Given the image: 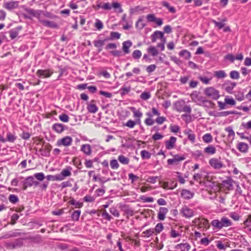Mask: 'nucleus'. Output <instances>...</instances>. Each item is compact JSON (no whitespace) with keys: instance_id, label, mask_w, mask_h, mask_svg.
I'll return each instance as SVG.
<instances>
[{"instance_id":"obj_36","label":"nucleus","mask_w":251,"mask_h":251,"mask_svg":"<svg viewBox=\"0 0 251 251\" xmlns=\"http://www.w3.org/2000/svg\"><path fill=\"white\" fill-rule=\"evenodd\" d=\"M148 52L152 56H156L158 54V51L155 47L150 46L147 49Z\"/></svg>"},{"instance_id":"obj_5","label":"nucleus","mask_w":251,"mask_h":251,"mask_svg":"<svg viewBox=\"0 0 251 251\" xmlns=\"http://www.w3.org/2000/svg\"><path fill=\"white\" fill-rule=\"evenodd\" d=\"M209 163L215 169H220L224 166L223 162L220 161V158H212L209 160Z\"/></svg>"},{"instance_id":"obj_14","label":"nucleus","mask_w":251,"mask_h":251,"mask_svg":"<svg viewBox=\"0 0 251 251\" xmlns=\"http://www.w3.org/2000/svg\"><path fill=\"white\" fill-rule=\"evenodd\" d=\"M40 22L44 26L46 27L52 28H58V25L54 22L46 20H40Z\"/></svg>"},{"instance_id":"obj_51","label":"nucleus","mask_w":251,"mask_h":251,"mask_svg":"<svg viewBox=\"0 0 251 251\" xmlns=\"http://www.w3.org/2000/svg\"><path fill=\"white\" fill-rule=\"evenodd\" d=\"M110 165L112 169H117L119 167V164L116 159H112L110 161Z\"/></svg>"},{"instance_id":"obj_50","label":"nucleus","mask_w":251,"mask_h":251,"mask_svg":"<svg viewBox=\"0 0 251 251\" xmlns=\"http://www.w3.org/2000/svg\"><path fill=\"white\" fill-rule=\"evenodd\" d=\"M33 177L36 178L39 181H42L45 178L43 173H38L34 174Z\"/></svg>"},{"instance_id":"obj_10","label":"nucleus","mask_w":251,"mask_h":251,"mask_svg":"<svg viewBox=\"0 0 251 251\" xmlns=\"http://www.w3.org/2000/svg\"><path fill=\"white\" fill-rule=\"evenodd\" d=\"M51 146L48 144L45 145L44 148H41L39 150V152L42 156L49 157L50 155V152L51 150Z\"/></svg>"},{"instance_id":"obj_59","label":"nucleus","mask_w":251,"mask_h":251,"mask_svg":"<svg viewBox=\"0 0 251 251\" xmlns=\"http://www.w3.org/2000/svg\"><path fill=\"white\" fill-rule=\"evenodd\" d=\"M10 37L12 39H15L18 35L19 33L18 30H15L14 29H12L9 31Z\"/></svg>"},{"instance_id":"obj_32","label":"nucleus","mask_w":251,"mask_h":251,"mask_svg":"<svg viewBox=\"0 0 251 251\" xmlns=\"http://www.w3.org/2000/svg\"><path fill=\"white\" fill-rule=\"evenodd\" d=\"M214 76L218 79L224 78L226 77L227 75L224 70L215 71L214 74Z\"/></svg>"},{"instance_id":"obj_63","label":"nucleus","mask_w":251,"mask_h":251,"mask_svg":"<svg viewBox=\"0 0 251 251\" xmlns=\"http://www.w3.org/2000/svg\"><path fill=\"white\" fill-rule=\"evenodd\" d=\"M151 97V95L150 93L144 92L142 93L140 95V98L144 100H147L150 99Z\"/></svg>"},{"instance_id":"obj_20","label":"nucleus","mask_w":251,"mask_h":251,"mask_svg":"<svg viewBox=\"0 0 251 251\" xmlns=\"http://www.w3.org/2000/svg\"><path fill=\"white\" fill-rule=\"evenodd\" d=\"M80 150L86 155H90L92 153V147L89 144L82 145Z\"/></svg>"},{"instance_id":"obj_17","label":"nucleus","mask_w":251,"mask_h":251,"mask_svg":"<svg viewBox=\"0 0 251 251\" xmlns=\"http://www.w3.org/2000/svg\"><path fill=\"white\" fill-rule=\"evenodd\" d=\"M122 50L125 54H128L130 52L129 48L132 46V43L130 40L124 41L122 44Z\"/></svg>"},{"instance_id":"obj_45","label":"nucleus","mask_w":251,"mask_h":251,"mask_svg":"<svg viewBox=\"0 0 251 251\" xmlns=\"http://www.w3.org/2000/svg\"><path fill=\"white\" fill-rule=\"evenodd\" d=\"M164 229V226L162 223H158L155 228H153L154 232H155L156 234L160 233Z\"/></svg>"},{"instance_id":"obj_55","label":"nucleus","mask_w":251,"mask_h":251,"mask_svg":"<svg viewBox=\"0 0 251 251\" xmlns=\"http://www.w3.org/2000/svg\"><path fill=\"white\" fill-rule=\"evenodd\" d=\"M153 228H149L142 232V234H145V237H149L153 235L154 233Z\"/></svg>"},{"instance_id":"obj_60","label":"nucleus","mask_w":251,"mask_h":251,"mask_svg":"<svg viewBox=\"0 0 251 251\" xmlns=\"http://www.w3.org/2000/svg\"><path fill=\"white\" fill-rule=\"evenodd\" d=\"M225 101L226 103L232 105H235L236 103L233 99L229 98L228 97H226L225 98Z\"/></svg>"},{"instance_id":"obj_2","label":"nucleus","mask_w":251,"mask_h":251,"mask_svg":"<svg viewBox=\"0 0 251 251\" xmlns=\"http://www.w3.org/2000/svg\"><path fill=\"white\" fill-rule=\"evenodd\" d=\"M23 239L22 238H18L15 239L14 242H5L4 245L7 249L13 250L20 248L24 245Z\"/></svg>"},{"instance_id":"obj_57","label":"nucleus","mask_w":251,"mask_h":251,"mask_svg":"<svg viewBox=\"0 0 251 251\" xmlns=\"http://www.w3.org/2000/svg\"><path fill=\"white\" fill-rule=\"evenodd\" d=\"M59 119L63 122H68L69 120V117L68 115L63 113L59 116Z\"/></svg>"},{"instance_id":"obj_49","label":"nucleus","mask_w":251,"mask_h":251,"mask_svg":"<svg viewBox=\"0 0 251 251\" xmlns=\"http://www.w3.org/2000/svg\"><path fill=\"white\" fill-rule=\"evenodd\" d=\"M132 55L133 59H139L141 57L142 52L140 50H136L133 51Z\"/></svg>"},{"instance_id":"obj_53","label":"nucleus","mask_w":251,"mask_h":251,"mask_svg":"<svg viewBox=\"0 0 251 251\" xmlns=\"http://www.w3.org/2000/svg\"><path fill=\"white\" fill-rule=\"evenodd\" d=\"M110 212L115 217H119L120 216L119 212L116 207H111L109 209Z\"/></svg>"},{"instance_id":"obj_11","label":"nucleus","mask_w":251,"mask_h":251,"mask_svg":"<svg viewBox=\"0 0 251 251\" xmlns=\"http://www.w3.org/2000/svg\"><path fill=\"white\" fill-rule=\"evenodd\" d=\"M72 168L71 167H67L65 169L62 170L59 174H58L59 181L63 180L65 179V177L69 176L71 175Z\"/></svg>"},{"instance_id":"obj_6","label":"nucleus","mask_w":251,"mask_h":251,"mask_svg":"<svg viewBox=\"0 0 251 251\" xmlns=\"http://www.w3.org/2000/svg\"><path fill=\"white\" fill-rule=\"evenodd\" d=\"M185 157L183 155L176 154L173 156V158L169 159L167 163L169 165H177L179 162L184 160Z\"/></svg>"},{"instance_id":"obj_46","label":"nucleus","mask_w":251,"mask_h":251,"mask_svg":"<svg viewBox=\"0 0 251 251\" xmlns=\"http://www.w3.org/2000/svg\"><path fill=\"white\" fill-rule=\"evenodd\" d=\"M94 26L99 30L102 29L103 27L102 22L99 19H97L94 25Z\"/></svg>"},{"instance_id":"obj_54","label":"nucleus","mask_w":251,"mask_h":251,"mask_svg":"<svg viewBox=\"0 0 251 251\" xmlns=\"http://www.w3.org/2000/svg\"><path fill=\"white\" fill-rule=\"evenodd\" d=\"M45 178H47L48 181H59L60 178L58 177V175H56L54 176L53 175H48Z\"/></svg>"},{"instance_id":"obj_48","label":"nucleus","mask_w":251,"mask_h":251,"mask_svg":"<svg viewBox=\"0 0 251 251\" xmlns=\"http://www.w3.org/2000/svg\"><path fill=\"white\" fill-rule=\"evenodd\" d=\"M70 204L74 205L76 208H81L83 206V203L73 199L69 201Z\"/></svg>"},{"instance_id":"obj_62","label":"nucleus","mask_w":251,"mask_h":251,"mask_svg":"<svg viewBox=\"0 0 251 251\" xmlns=\"http://www.w3.org/2000/svg\"><path fill=\"white\" fill-rule=\"evenodd\" d=\"M170 236L172 238H176L178 236H180L181 235L177 231L174 229H172L170 232Z\"/></svg>"},{"instance_id":"obj_21","label":"nucleus","mask_w":251,"mask_h":251,"mask_svg":"<svg viewBox=\"0 0 251 251\" xmlns=\"http://www.w3.org/2000/svg\"><path fill=\"white\" fill-rule=\"evenodd\" d=\"M181 195L184 199L186 200H189L194 197V193L191 192L189 190L183 189L181 191Z\"/></svg>"},{"instance_id":"obj_8","label":"nucleus","mask_w":251,"mask_h":251,"mask_svg":"<svg viewBox=\"0 0 251 251\" xmlns=\"http://www.w3.org/2000/svg\"><path fill=\"white\" fill-rule=\"evenodd\" d=\"M53 74V71L51 70H38L36 74L38 77L47 78L50 77Z\"/></svg>"},{"instance_id":"obj_3","label":"nucleus","mask_w":251,"mask_h":251,"mask_svg":"<svg viewBox=\"0 0 251 251\" xmlns=\"http://www.w3.org/2000/svg\"><path fill=\"white\" fill-rule=\"evenodd\" d=\"M204 93L206 96L213 100H217L220 97L219 91L212 87L206 88Z\"/></svg>"},{"instance_id":"obj_23","label":"nucleus","mask_w":251,"mask_h":251,"mask_svg":"<svg viewBox=\"0 0 251 251\" xmlns=\"http://www.w3.org/2000/svg\"><path fill=\"white\" fill-rule=\"evenodd\" d=\"M107 41L108 39L105 38L104 40H95L93 43L95 47L98 49V51L100 52L102 50V46L104 45V42Z\"/></svg>"},{"instance_id":"obj_9","label":"nucleus","mask_w":251,"mask_h":251,"mask_svg":"<svg viewBox=\"0 0 251 251\" xmlns=\"http://www.w3.org/2000/svg\"><path fill=\"white\" fill-rule=\"evenodd\" d=\"M73 142L72 138L71 136H65L57 141L56 145L58 146L63 145L64 146H69L72 144Z\"/></svg>"},{"instance_id":"obj_58","label":"nucleus","mask_w":251,"mask_h":251,"mask_svg":"<svg viewBox=\"0 0 251 251\" xmlns=\"http://www.w3.org/2000/svg\"><path fill=\"white\" fill-rule=\"evenodd\" d=\"M158 176H149L146 179V181L151 183V184H154L156 182L157 179H158Z\"/></svg>"},{"instance_id":"obj_38","label":"nucleus","mask_w":251,"mask_h":251,"mask_svg":"<svg viewBox=\"0 0 251 251\" xmlns=\"http://www.w3.org/2000/svg\"><path fill=\"white\" fill-rule=\"evenodd\" d=\"M118 159L120 163L124 165H127L129 162V159L123 155H119Z\"/></svg>"},{"instance_id":"obj_47","label":"nucleus","mask_w":251,"mask_h":251,"mask_svg":"<svg viewBox=\"0 0 251 251\" xmlns=\"http://www.w3.org/2000/svg\"><path fill=\"white\" fill-rule=\"evenodd\" d=\"M132 112L133 113V116L135 118H141L143 115V113L139 110H136L134 107L132 108Z\"/></svg>"},{"instance_id":"obj_22","label":"nucleus","mask_w":251,"mask_h":251,"mask_svg":"<svg viewBox=\"0 0 251 251\" xmlns=\"http://www.w3.org/2000/svg\"><path fill=\"white\" fill-rule=\"evenodd\" d=\"M164 36V33L162 31L156 30L151 35V40L152 42H155L157 38H162Z\"/></svg>"},{"instance_id":"obj_43","label":"nucleus","mask_w":251,"mask_h":251,"mask_svg":"<svg viewBox=\"0 0 251 251\" xmlns=\"http://www.w3.org/2000/svg\"><path fill=\"white\" fill-rule=\"evenodd\" d=\"M141 156L143 159H148L151 158V154L146 150H143L141 151Z\"/></svg>"},{"instance_id":"obj_18","label":"nucleus","mask_w":251,"mask_h":251,"mask_svg":"<svg viewBox=\"0 0 251 251\" xmlns=\"http://www.w3.org/2000/svg\"><path fill=\"white\" fill-rule=\"evenodd\" d=\"M176 138L175 137L171 136L169 140L165 142L166 148L167 150L173 149L176 142Z\"/></svg>"},{"instance_id":"obj_4","label":"nucleus","mask_w":251,"mask_h":251,"mask_svg":"<svg viewBox=\"0 0 251 251\" xmlns=\"http://www.w3.org/2000/svg\"><path fill=\"white\" fill-rule=\"evenodd\" d=\"M237 83L230 80H226L223 84L225 90L228 94H233V89L236 86Z\"/></svg>"},{"instance_id":"obj_26","label":"nucleus","mask_w":251,"mask_h":251,"mask_svg":"<svg viewBox=\"0 0 251 251\" xmlns=\"http://www.w3.org/2000/svg\"><path fill=\"white\" fill-rule=\"evenodd\" d=\"M238 150L241 152H247L248 150V145L244 142H240L237 146Z\"/></svg>"},{"instance_id":"obj_13","label":"nucleus","mask_w":251,"mask_h":251,"mask_svg":"<svg viewBox=\"0 0 251 251\" xmlns=\"http://www.w3.org/2000/svg\"><path fill=\"white\" fill-rule=\"evenodd\" d=\"M34 177L32 176H29L26 177L23 182V189L25 190L28 187L33 186Z\"/></svg>"},{"instance_id":"obj_12","label":"nucleus","mask_w":251,"mask_h":251,"mask_svg":"<svg viewBox=\"0 0 251 251\" xmlns=\"http://www.w3.org/2000/svg\"><path fill=\"white\" fill-rule=\"evenodd\" d=\"M210 225L209 223V221L207 219L205 218H202L200 221V223L198 224V229L203 228V230H207L209 229Z\"/></svg>"},{"instance_id":"obj_28","label":"nucleus","mask_w":251,"mask_h":251,"mask_svg":"<svg viewBox=\"0 0 251 251\" xmlns=\"http://www.w3.org/2000/svg\"><path fill=\"white\" fill-rule=\"evenodd\" d=\"M24 239L30 240L31 241L35 243H40L42 242L41 236L40 235H37L35 236H29Z\"/></svg>"},{"instance_id":"obj_34","label":"nucleus","mask_w":251,"mask_h":251,"mask_svg":"<svg viewBox=\"0 0 251 251\" xmlns=\"http://www.w3.org/2000/svg\"><path fill=\"white\" fill-rule=\"evenodd\" d=\"M162 5L163 6L167 8L171 13H172L173 14H175L176 13V9H175V8L173 6H170L169 3L167 1H163L162 2Z\"/></svg>"},{"instance_id":"obj_33","label":"nucleus","mask_w":251,"mask_h":251,"mask_svg":"<svg viewBox=\"0 0 251 251\" xmlns=\"http://www.w3.org/2000/svg\"><path fill=\"white\" fill-rule=\"evenodd\" d=\"M236 99L239 101H242L244 99V93L240 91H234L233 93Z\"/></svg>"},{"instance_id":"obj_30","label":"nucleus","mask_w":251,"mask_h":251,"mask_svg":"<svg viewBox=\"0 0 251 251\" xmlns=\"http://www.w3.org/2000/svg\"><path fill=\"white\" fill-rule=\"evenodd\" d=\"M185 101L183 100H178L175 103V106L177 111L181 112L183 106L185 105Z\"/></svg>"},{"instance_id":"obj_39","label":"nucleus","mask_w":251,"mask_h":251,"mask_svg":"<svg viewBox=\"0 0 251 251\" xmlns=\"http://www.w3.org/2000/svg\"><path fill=\"white\" fill-rule=\"evenodd\" d=\"M131 90V87L130 86L128 87H125L123 86L119 90V92L121 96H123L126 94H127Z\"/></svg>"},{"instance_id":"obj_24","label":"nucleus","mask_w":251,"mask_h":251,"mask_svg":"<svg viewBox=\"0 0 251 251\" xmlns=\"http://www.w3.org/2000/svg\"><path fill=\"white\" fill-rule=\"evenodd\" d=\"M233 180L231 178H229L227 179L223 180L222 184L224 185L227 189L231 190H232L233 188Z\"/></svg>"},{"instance_id":"obj_56","label":"nucleus","mask_w":251,"mask_h":251,"mask_svg":"<svg viewBox=\"0 0 251 251\" xmlns=\"http://www.w3.org/2000/svg\"><path fill=\"white\" fill-rule=\"evenodd\" d=\"M226 131L228 132V137H232V139L234 138L235 136V133L231 127L228 126L225 129Z\"/></svg>"},{"instance_id":"obj_15","label":"nucleus","mask_w":251,"mask_h":251,"mask_svg":"<svg viewBox=\"0 0 251 251\" xmlns=\"http://www.w3.org/2000/svg\"><path fill=\"white\" fill-rule=\"evenodd\" d=\"M18 5V1H12L4 3L3 7L8 10H11L17 8Z\"/></svg>"},{"instance_id":"obj_35","label":"nucleus","mask_w":251,"mask_h":251,"mask_svg":"<svg viewBox=\"0 0 251 251\" xmlns=\"http://www.w3.org/2000/svg\"><path fill=\"white\" fill-rule=\"evenodd\" d=\"M204 151L209 154H213L215 153L216 150L215 148L212 145H209L206 148H204Z\"/></svg>"},{"instance_id":"obj_61","label":"nucleus","mask_w":251,"mask_h":251,"mask_svg":"<svg viewBox=\"0 0 251 251\" xmlns=\"http://www.w3.org/2000/svg\"><path fill=\"white\" fill-rule=\"evenodd\" d=\"M191 132V130H189V132H186L185 133H188V139L192 143H194L195 142L196 136L194 133H190Z\"/></svg>"},{"instance_id":"obj_16","label":"nucleus","mask_w":251,"mask_h":251,"mask_svg":"<svg viewBox=\"0 0 251 251\" xmlns=\"http://www.w3.org/2000/svg\"><path fill=\"white\" fill-rule=\"evenodd\" d=\"M52 129L58 133H61L67 127L65 126L60 123H55L52 126Z\"/></svg>"},{"instance_id":"obj_40","label":"nucleus","mask_w":251,"mask_h":251,"mask_svg":"<svg viewBox=\"0 0 251 251\" xmlns=\"http://www.w3.org/2000/svg\"><path fill=\"white\" fill-rule=\"evenodd\" d=\"M202 140L206 143H211L213 140V137L210 133H206L202 136Z\"/></svg>"},{"instance_id":"obj_19","label":"nucleus","mask_w":251,"mask_h":251,"mask_svg":"<svg viewBox=\"0 0 251 251\" xmlns=\"http://www.w3.org/2000/svg\"><path fill=\"white\" fill-rule=\"evenodd\" d=\"M168 211V209L167 208L164 207H160L158 213V219L159 220L163 221L165 218V215L167 213Z\"/></svg>"},{"instance_id":"obj_1","label":"nucleus","mask_w":251,"mask_h":251,"mask_svg":"<svg viewBox=\"0 0 251 251\" xmlns=\"http://www.w3.org/2000/svg\"><path fill=\"white\" fill-rule=\"evenodd\" d=\"M232 224V222L225 216L223 217L220 220H213L211 223L212 226L217 230H220L224 227L230 226Z\"/></svg>"},{"instance_id":"obj_42","label":"nucleus","mask_w":251,"mask_h":251,"mask_svg":"<svg viewBox=\"0 0 251 251\" xmlns=\"http://www.w3.org/2000/svg\"><path fill=\"white\" fill-rule=\"evenodd\" d=\"M16 139H17V137L15 135L11 133V132H9L7 133L6 139V141L13 143L15 142V141L16 140Z\"/></svg>"},{"instance_id":"obj_29","label":"nucleus","mask_w":251,"mask_h":251,"mask_svg":"<svg viewBox=\"0 0 251 251\" xmlns=\"http://www.w3.org/2000/svg\"><path fill=\"white\" fill-rule=\"evenodd\" d=\"M81 214L80 210H75L71 214V218L73 221L76 222L79 220V218Z\"/></svg>"},{"instance_id":"obj_64","label":"nucleus","mask_w":251,"mask_h":251,"mask_svg":"<svg viewBox=\"0 0 251 251\" xmlns=\"http://www.w3.org/2000/svg\"><path fill=\"white\" fill-rule=\"evenodd\" d=\"M244 224L247 227L251 226V215L248 216V218L244 221Z\"/></svg>"},{"instance_id":"obj_37","label":"nucleus","mask_w":251,"mask_h":251,"mask_svg":"<svg viewBox=\"0 0 251 251\" xmlns=\"http://www.w3.org/2000/svg\"><path fill=\"white\" fill-rule=\"evenodd\" d=\"M121 34L117 32L112 31L110 32V37L107 38L108 40H113L115 39H119L120 38Z\"/></svg>"},{"instance_id":"obj_25","label":"nucleus","mask_w":251,"mask_h":251,"mask_svg":"<svg viewBox=\"0 0 251 251\" xmlns=\"http://www.w3.org/2000/svg\"><path fill=\"white\" fill-rule=\"evenodd\" d=\"M176 249H179L181 251H188L190 249V245L187 243H180L176 246Z\"/></svg>"},{"instance_id":"obj_44","label":"nucleus","mask_w":251,"mask_h":251,"mask_svg":"<svg viewBox=\"0 0 251 251\" xmlns=\"http://www.w3.org/2000/svg\"><path fill=\"white\" fill-rule=\"evenodd\" d=\"M229 76L233 79H238L240 77L239 73L237 71H232L229 73Z\"/></svg>"},{"instance_id":"obj_27","label":"nucleus","mask_w":251,"mask_h":251,"mask_svg":"<svg viewBox=\"0 0 251 251\" xmlns=\"http://www.w3.org/2000/svg\"><path fill=\"white\" fill-rule=\"evenodd\" d=\"M87 109L89 112L91 113H95L98 111V107L97 106L93 103H87Z\"/></svg>"},{"instance_id":"obj_7","label":"nucleus","mask_w":251,"mask_h":251,"mask_svg":"<svg viewBox=\"0 0 251 251\" xmlns=\"http://www.w3.org/2000/svg\"><path fill=\"white\" fill-rule=\"evenodd\" d=\"M180 213L186 218H190L194 215L193 210L189 208L187 206H184L181 208Z\"/></svg>"},{"instance_id":"obj_41","label":"nucleus","mask_w":251,"mask_h":251,"mask_svg":"<svg viewBox=\"0 0 251 251\" xmlns=\"http://www.w3.org/2000/svg\"><path fill=\"white\" fill-rule=\"evenodd\" d=\"M146 25V24L143 22V19L142 17L140 18L136 22V26L137 28H139L141 29Z\"/></svg>"},{"instance_id":"obj_52","label":"nucleus","mask_w":251,"mask_h":251,"mask_svg":"<svg viewBox=\"0 0 251 251\" xmlns=\"http://www.w3.org/2000/svg\"><path fill=\"white\" fill-rule=\"evenodd\" d=\"M8 200L9 201L12 203H16L19 200L18 197L16 195L13 194L9 195Z\"/></svg>"},{"instance_id":"obj_31","label":"nucleus","mask_w":251,"mask_h":251,"mask_svg":"<svg viewBox=\"0 0 251 251\" xmlns=\"http://www.w3.org/2000/svg\"><path fill=\"white\" fill-rule=\"evenodd\" d=\"M179 55L181 57H184L185 59H189L191 56V54L190 51L187 50H182L179 52Z\"/></svg>"}]
</instances>
